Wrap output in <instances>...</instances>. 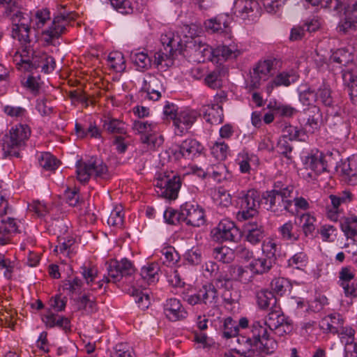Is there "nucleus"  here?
<instances>
[{"label":"nucleus","instance_id":"f257e3e1","mask_svg":"<svg viewBox=\"0 0 357 357\" xmlns=\"http://www.w3.org/2000/svg\"><path fill=\"white\" fill-rule=\"evenodd\" d=\"M82 275L88 284L94 290L101 289L103 282L118 284L130 283L134 278L136 269L132 263L126 258L120 261L111 259L108 262L107 275L102 280L94 283L98 277V268L95 266H84L82 267Z\"/></svg>","mask_w":357,"mask_h":357},{"label":"nucleus","instance_id":"f03ea898","mask_svg":"<svg viewBox=\"0 0 357 357\" xmlns=\"http://www.w3.org/2000/svg\"><path fill=\"white\" fill-rule=\"evenodd\" d=\"M31 135V130L27 124L17 123L12 126L1 139L3 155L20 157Z\"/></svg>","mask_w":357,"mask_h":357},{"label":"nucleus","instance_id":"7ed1b4c3","mask_svg":"<svg viewBox=\"0 0 357 357\" xmlns=\"http://www.w3.org/2000/svg\"><path fill=\"white\" fill-rule=\"evenodd\" d=\"M293 190L294 187L291 185L282 188L279 182L275 183L274 188L266 191L263 195L267 209L275 214L283 211L293 213L291 211Z\"/></svg>","mask_w":357,"mask_h":357},{"label":"nucleus","instance_id":"20e7f679","mask_svg":"<svg viewBox=\"0 0 357 357\" xmlns=\"http://www.w3.org/2000/svg\"><path fill=\"white\" fill-rule=\"evenodd\" d=\"M6 17H9L13 24L12 37L21 43H30L29 31L31 18L26 13H23L18 6H8L5 11Z\"/></svg>","mask_w":357,"mask_h":357},{"label":"nucleus","instance_id":"39448f33","mask_svg":"<svg viewBox=\"0 0 357 357\" xmlns=\"http://www.w3.org/2000/svg\"><path fill=\"white\" fill-rule=\"evenodd\" d=\"M107 165L102 161L91 158L89 161L79 160L76 163L77 180L86 183L91 176L105 178L107 175Z\"/></svg>","mask_w":357,"mask_h":357},{"label":"nucleus","instance_id":"423d86ee","mask_svg":"<svg viewBox=\"0 0 357 357\" xmlns=\"http://www.w3.org/2000/svg\"><path fill=\"white\" fill-rule=\"evenodd\" d=\"M75 14L60 15L54 17L51 25L41 33V40L46 45H53L66 31V27L71 20L75 18Z\"/></svg>","mask_w":357,"mask_h":357},{"label":"nucleus","instance_id":"0eeeda50","mask_svg":"<svg viewBox=\"0 0 357 357\" xmlns=\"http://www.w3.org/2000/svg\"><path fill=\"white\" fill-rule=\"evenodd\" d=\"M181 183L182 180L178 175H174L172 178L169 176H163L155 181L154 186L159 196L174 200L178 197Z\"/></svg>","mask_w":357,"mask_h":357},{"label":"nucleus","instance_id":"6e6552de","mask_svg":"<svg viewBox=\"0 0 357 357\" xmlns=\"http://www.w3.org/2000/svg\"><path fill=\"white\" fill-rule=\"evenodd\" d=\"M160 40L164 47V51L160 50L155 54V61L158 65H160L166 59H171L176 52L181 51L182 49L180 36L171 31L162 34Z\"/></svg>","mask_w":357,"mask_h":357},{"label":"nucleus","instance_id":"1a4fd4ad","mask_svg":"<svg viewBox=\"0 0 357 357\" xmlns=\"http://www.w3.org/2000/svg\"><path fill=\"white\" fill-rule=\"evenodd\" d=\"M183 299L190 305L204 304L208 307L214 308L218 302L217 289L212 284L204 285L197 293L194 294H185Z\"/></svg>","mask_w":357,"mask_h":357},{"label":"nucleus","instance_id":"9d476101","mask_svg":"<svg viewBox=\"0 0 357 357\" xmlns=\"http://www.w3.org/2000/svg\"><path fill=\"white\" fill-rule=\"evenodd\" d=\"M267 325L264 322L254 321L251 333L256 344L260 343V348L266 354H273L278 347V342L270 337Z\"/></svg>","mask_w":357,"mask_h":357},{"label":"nucleus","instance_id":"9b49d317","mask_svg":"<svg viewBox=\"0 0 357 357\" xmlns=\"http://www.w3.org/2000/svg\"><path fill=\"white\" fill-rule=\"evenodd\" d=\"M307 178L316 180L319 175L327 171L324 154L319 150L312 151L303 160Z\"/></svg>","mask_w":357,"mask_h":357},{"label":"nucleus","instance_id":"f8f14e48","mask_svg":"<svg viewBox=\"0 0 357 357\" xmlns=\"http://www.w3.org/2000/svg\"><path fill=\"white\" fill-rule=\"evenodd\" d=\"M274 62V60L268 59L257 63L250 75V81L248 84V88L250 90L259 89L262 82L266 81L269 78Z\"/></svg>","mask_w":357,"mask_h":357},{"label":"nucleus","instance_id":"ddd939ff","mask_svg":"<svg viewBox=\"0 0 357 357\" xmlns=\"http://www.w3.org/2000/svg\"><path fill=\"white\" fill-rule=\"evenodd\" d=\"M181 218L187 225L200 227L204 225L205 214L204 209L197 204L188 202L181 206Z\"/></svg>","mask_w":357,"mask_h":357},{"label":"nucleus","instance_id":"4468645a","mask_svg":"<svg viewBox=\"0 0 357 357\" xmlns=\"http://www.w3.org/2000/svg\"><path fill=\"white\" fill-rule=\"evenodd\" d=\"M199 116L197 110L188 108L177 112L173 119L176 133L183 135L187 132Z\"/></svg>","mask_w":357,"mask_h":357},{"label":"nucleus","instance_id":"2eb2a0df","mask_svg":"<svg viewBox=\"0 0 357 357\" xmlns=\"http://www.w3.org/2000/svg\"><path fill=\"white\" fill-rule=\"evenodd\" d=\"M213 239L218 242L233 241L238 234V229L234 222L223 219L211 230Z\"/></svg>","mask_w":357,"mask_h":357},{"label":"nucleus","instance_id":"dca6fc26","mask_svg":"<svg viewBox=\"0 0 357 357\" xmlns=\"http://www.w3.org/2000/svg\"><path fill=\"white\" fill-rule=\"evenodd\" d=\"M270 331H278L279 335H282V332L286 333L284 327L289 328L287 319L283 314L280 307L278 305L271 307V312L268 314L264 322Z\"/></svg>","mask_w":357,"mask_h":357},{"label":"nucleus","instance_id":"f3484780","mask_svg":"<svg viewBox=\"0 0 357 357\" xmlns=\"http://www.w3.org/2000/svg\"><path fill=\"white\" fill-rule=\"evenodd\" d=\"M304 112L306 116L305 131L310 134L318 132L323 125V115L319 107L313 105L304 109Z\"/></svg>","mask_w":357,"mask_h":357},{"label":"nucleus","instance_id":"a211bd4d","mask_svg":"<svg viewBox=\"0 0 357 357\" xmlns=\"http://www.w3.org/2000/svg\"><path fill=\"white\" fill-rule=\"evenodd\" d=\"M204 26L208 33H227L229 30V22L227 15H220L204 21Z\"/></svg>","mask_w":357,"mask_h":357},{"label":"nucleus","instance_id":"6ab92c4d","mask_svg":"<svg viewBox=\"0 0 357 357\" xmlns=\"http://www.w3.org/2000/svg\"><path fill=\"white\" fill-rule=\"evenodd\" d=\"M18 232V225L14 218L7 215L0 221V245H4L12 242L14 234Z\"/></svg>","mask_w":357,"mask_h":357},{"label":"nucleus","instance_id":"aec40b11","mask_svg":"<svg viewBox=\"0 0 357 357\" xmlns=\"http://www.w3.org/2000/svg\"><path fill=\"white\" fill-rule=\"evenodd\" d=\"M246 240L252 245L261 242L265 236L264 227L261 221H249L244 226Z\"/></svg>","mask_w":357,"mask_h":357},{"label":"nucleus","instance_id":"412c9836","mask_svg":"<svg viewBox=\"0 0 357 357\" xmlns=\"http://www.w3.org/2000/svg\"><path fill=\"white\" fill-rule=\"evenodd\" d=\"M298 79V76L293 70L282 71L269 82L266 86V91L270 94L275 87L289 86Z\"/></svg>","mask_w":357,"mask_h":357},{"label":"nucleus","instance_id":"4be33fe9","mask_svg":"<svg viewBox=\"0 0 357 357\" xmlns=\"http://www.w3.org/2000/svg\"><path fill=\"white\" fill-rule=\"evenodd\" d=\"M165 313L168 319L176 321L186 317L187 312L176 298L167 300L164 307Z\"/></svg>","mask_w":357,"mask_h":357},{"label":"nucleus","instance_id":"5701e85b","mask_svg":"<svg viewBox=\"0 0 357 357\" xmlns=\"http://www.w3.org/2000/svg\"><path fill=\"white\" fill-rule=\"evenodd\" d=\"M33 69L41 68L45 73L53 71L56 66L54 59L45 52H38L32 54Z\"/></svg>","mask_w":357,"mask_h":357},{"label":"nucleus","instance_id":"b1692460","mask_svg":"<svg viewBox=\"0 0 357 357\" xmlns=\"http://www.w3.org/2000/svg\"><path fill=\"white\" fill-rule=\"evenodd\" d=\"M280 238L289 243L297 241L301 235V231L296 222L289 220L278 228Z\"/></svg>","mask_w":357,"mask_h":357},{"label":"nucleus","instance_id":"393cba45","mask_svg":"<svg viewBox=\"0 0 357 357\" xmlns=\"http://www.w3.org/2000/svg\"><path fill=\"white\" fill-rule=\"evenodd\" d=\"M256 304L261 310H267L270 307L277 305V299L272 291L266 288L257 290L255 294Z\"/></svg>","mask_w":357,"mask_h":357},{"label":"nucleus","instance_id":"a878e982","mask_svg":"<svg viewBox=\"0 0 357 357\" xmlns=\"http://www.w3.org/2000/svg\"><path fill=\"white\" fill-rule=\"evenodd\" d=\"M354 55L344 48L337 50L331 56V63H334L342 69L349 67L351 69L354 67Z\"/></svg>","mask_w":357,"mask_h":357},{"label":"nucleus","instance_id":"bb28decb","mask_svg":"<svg viewBox=\"0 0 357 357\" xmlns=\"http://www.w3.org/2000/svg\"><path fill=\"white\" fill-rule=\"evenodd\" d=\"M202 145L195 139L184 140L179 147V153L185 158L192 160L195 156L200 154L203 150Z\"/></svg>","mask_w":357,"mask_h":357},{"label":"nucleus","instance_id":"cd10ccee","mask_svg":"<svg viewBox=\"0 0 357 357\" xmlns=\"http://www.w3.org/2000/svg\"><path fill=\"white\" fill-rule=\"evenodd\" d=\"M103 129L109 134L126 135L127 128L126 123L121 119L107 116L103 121Z\"/></svg>","mask_w":357,"mask_h":357},{"label":"nucleus","instance_id":"c85d7f7f","mask_svg":"<svg viewBox=\"0 0 357 357\" xmlns=\"http://www.w3.org/2000/svg\"><path fill=\"white\" fill-rule=\"evenodd\" d=\"M206 176H211L218 182H222L231 178V174L223 163H217L207 167L206 171L203 172V176L205 177Z\"/></svg>","mask_w":357,"mask_h":357},{"label":"nucleus","instance_id":"c756f323","mask_svg":"<svg viewBox=\"0 0 357 357\" xmlns=\"http://www.w3.org/2000/svg\"><path fill=\"white\" fill-rule=\"evenodd\" d=\"M241 54V51L234 43L229 45H219L213 49V56L215 57H221L224 60L235 59Z\"/></svg>","mask_w":357,"mask_h":357},{"label":"nucleus","instance_id":"7c9ffc66","mask_svg":"<svg viewBox=\"0 0 357 357\" xmlns=\"http://www.w3.org/2000/svg\"><path fill=\"white\" fill-rule=\"evenodd\" d=\"M342 325V319L340 318V315L337 314L326 316L319 323L320 328L324 333H331L333 334L339 332V328Z\"/></svg>","mask_w":357,"mask_h":357},{"label":"nucleus","instance_id":"2f4dec72","mask_svg":"<svg viewBox=\"0 0 357 357\" xmlns=\"http://www.w3.org/2000/svg\"><path fill=\"white\" fill-rule=\"evenodd\" d=\"M241 208H253L257 209L260 205V193L255 189H250L246 192H241Z\"/></svg>","mask_w":357,"mask_h":357},{"label":"nucleus","instance_id":"473e14b6","mask_svg":"<svg viewBox=\"0 0 357 357\" xmlns=\"http://www.w3.org/2000/svg\"><path fill=\"white\" fill-rule=\"evenodd\" d=\"M341 229L347 238H353L357 236V215L349 214L342 218Z\"/></svg>","mask_w":357,"mask_h":357},{"label":"nucleus","instance_id":"72a5a7b5","mask_svg":"<svg viewBox=\"0 0 357 357\" xmlns=\"http://www.w3.org/2000/svg\"><path fill=\"white\" fill-rule=\"evenodd\" d=\"M273 267V261L268 257H262L252 260L248 268L256 275H262L268 273Z\"/></svg>","mask_w":357,"mask_h":357},{"label":"nucleus","instance_id":"f704fd0d","mask_svg":"<svg viewBox=\"0 0 357 357\" xmlns=\"http://www.w3.org/2000/svg\"><path fill=\"white\" fill-rule=\"evenodd\" d=\"M355 275V268L351 266H343L339 271L338 284L343 288L344 294L350 289V282L354 279Z\"/></svg>","mask_w":357,"mask_h":357},{"label":"nucleus","instance_id":"c9c22d12","mask_svg":"<svg viewBox=\"0 0 357 357\" xmlns=\"http://www.w3.org/2000/svg\"><path fill=\"white\" fill-rule=\"evenodd\" d=\"M227 268L234 280L248 284L252 280V276L249 273L247 267L235 265L229 266Z\"/></svg>","mask_w":357,"mask_h":357},{"label":"nucleus","instance_id":"e433bc0d","mask_svg":"<svg viewBox=\"0 0 357 357\" xmlns=\"http://www.w3.org/2000/svg\"><path fill=\"white\" fill-rule=\"evenodd\" d=\"M75 130L77 136L82 139L87 137L98 139L102 137V132L96 123H90L89 127L86 129L80 123H76Z\"/></svg>","mask_w":357,"mask_h":357},{"label":"nucleus","instance_id":"4c0bfd02","mask_svg":"<svg viewBox=\"0 0 357 357\" xmlns=\"http://www.w3.org/2000/svg\"><path fill=\"white\" fill-rule=\"evenodd\" d=\"M59 244L56 246L54 252L57 254H63L68 257H71L73 254V245L75 243V239L73 236H68L66 238L59 236Z\"/></svg>","mask_w":357,"mask_h":357},{"label":"nucleus","instance_id":"58836bf2","mask_svg":"<svg viewBox=\"0 0 357 357\" xmlns=\"http://www.w3.org/2000/svg\"><path fill=\"white\" fill-rule=\"evenodd\" d=\"M158 128V124L153 122L135 121L132 124V130L136 134L140 135L141 141L143 137L150 135L152 132L157 131Z\"/></svg>","mask_w":357,"mask_h":357},{"label":"nucleus","instance_id":"ea45409f","mask_svg":"<svg viewBox=\"0 0 357 357\" xmlns=\"http://www.w3.org/2000/svg\"><path fill=\"white\" fill-rule=\"evenodd\" d=\"M195 51V56L198 61H204L205 59H210L213 55V49L210 48L208 45L201 41L195 40L192 44V47L190 46Z\"/></svg>","mask_w":357,"mask_h":357},{"label":"nucleus","instance_id":"a19ab883","mask_svg":"<svg viewBox=\"0 0 357 357\" xmlns=\"http://www.w3.org/2000/svg\"><path fill=\"white\" fill-rule=\"evenodd\" d=\"M108 66L116 72H123L126 69V60L123 54L119 51H114L109 54L107 58Z\"/></svg>","mask_w":357,"mask_h":357},{"label":"nucleus","instance_id":"79ce46f5","mask_svg":"<svg viewBox=\"0 0 357 357\" xmlns=\"http://www.w3.org/2000/svg\"><path fill=\"white\" fill-rule=\"evenodd\" d=\"M331 89L329 85L323 84L317 90L316 93L317 101L321 103L325 107H332L333 105V98L331 95Z\"/></svg>","mask_w":357,"mask_h":357},{"label":"nucleus","instance_id":"37998d69","mask_svg":"<svg viewBox=\"0 0 357 357\" xmlns=\"http://www.w3.org/2000/svg\"><path fill=\"white\" fill-rule=\"evenodd\" d=\"M130 59L139 70H143L151 66V59L144 51H132L130 54Z\"/></svg>","mask_w":357,"mask_h":357},{"label":"nucleus","instance_id":"c03bdc74","mask_svg":"<svg viewBox=\"0 0 357 357\" xmlns=\"http://www.w3.org/2000/svg\"><path fill=\"white\" fill-rule=\"evenodd\" d=\"M213 257L223 263L231 262L235 257L234 251L227 246L216 247L213 250Z\"/></svg>","mask_w":357,"mask_h":357},{"label":"nucleus","instance_id":"a18cd8bd","mask_svg":"<svg viewBox=\"0 0 357 357\" xmlns=\"http://www.w3.org/2000/svg\"><path fill=\"white\" fill-rule=\"evenodd\" d=\"M159 271L160 268L158 264L151 263L142 268L140 275L149 284L154 283L158 280Z\"/></svg>","mask_w":357,"mask_h":357},{"label":"nucleus","instance_id":"49530a36","mask_svg":"<svg viewBox=\"0 0 357 357\" xmlns=\"http://www.w3.org/2000/svg\"><path fill=\"white\" fill-rule=\"evenodd\" d=\"M211 153L217 160H225L229 155V147L225 142L217 141L211 147Z\"/></svg>","mask_w":357,"mask_h":357},{"label":"nucleus","instance_id":"de8ad7c7","mask_svg":"<svg viewBox=\"0 0 357 357\" xmlns=\"http://www.w3.org/2000/svg\"><path fill=\"white\" fill-rule=\"evenodd\" d=\"M130 294L140 309L144 310L149 307L150 305V297L147 293H144L132 285L131 289H130Z\"/></svg>","mask_w":357,"mask_h":357},{"label":"nucleus","instance_id":"09e8293b","mask_svg":"<svg viewBox=\"0 0 357 357\" xmlns=\"http://www.w3.org/2000/svg\"><path fill=\"white\" fill-rule=\"evenodd\" d=\"M31 23L34 29H42L47 22L50 20V13L49 10L45 8L38 10L33 17H30Z\"/></svg>","mask_w":357,"mask_h":357},{"label":"nucleus","instance_id":"8fccbe9b","mask_svg":"<svg viewBox=\"0 0 357 357\" xmlns=\"http://www.w3.org/2000/svg\"><path fill=\"white\" fill-rule=\"evenodd\" d=\"M40 165L46 170H54L59 165V161L50 153H42L38 158Z\"/></svg>","mask_w":357,"mask_h":357},{"label":"nucleus","instance_id":"3c124183","mask_svg":"<svg viewBox=\"0 0 357 357\" xmlns=\"http://www.w3.org/2000/svg\"><path fill=\"white\" fill-rule=\"evenodd\" d=\"M142 143L146 144L149 149L154 150L160 147L164 142L163 137L157 131L152 132L150 135L143 137Z\"/></svg>","mask_w":357,"mask_h":357},{"label":"nucleus","instance_id":"603ef678","mask_svg":"<svg viewBox=\"0 0 357 357\" xmlns=\"http://www.w3.org/2000/svg\"><path fill=\"white\" fill-rule=\"evenodd\" d=\"M307 255L303 252L295 254L288 260V266L289 267L299 270H303L307 266Z\"/></svg>","mask_w":357,"mask_h":357},{"label":"nucleus","instance_id":"864d4df0","mask_svg":"<svg viewBox=\"0 0 357 357\" xmlns=\"http://www.w3.org/2000/svg\"><path fill=\"white\" fill-rule=\"evenodd\" d=\"M36 109L42 116H50L54 112V105L51 99L43 97L37 100Z\"/></svg>","mask_w":357,"mask_h":357},{"label":"nucleus","instance_id":"5fc2aeb1","mask_svg":"<svg viewBox=\"0 0 357 357\" xmlns=\"http://www.w3.org/2000/svg\"><path fill=\"white\" fill-rule=\"evenodd\" d=\"M302 229L305 236L312 235L315 231L316 218L309 213H304L301 216Z\"/></svg>","mask_w":357,"mask_h":357},{"label":"nucleus","instance_id":"6e6d98bb","mask_svg":"<svg viewBox=\"0 0 357 357\" xmlns=\"http://www.w3.org/2000/svg\"><path fill=\"white\" fill-rule=\"evenodd\" d=\"M271 287L273 293L283 296L290 287V282L284 278H277L271 281Z\"/></svg>","mask_w":357,"mask_h":357},{"label":"nucleus","instance_id":"4d7b16f0","mask_svg":"<svg viewBox=\"0 0 357 357\" xmlns=\"http://www.w3.org/2000/svg\"><path fill=\"white\" fill-rule=\"evenodd\" d=\"M226 266H222L215 275V282L218 287L227 288L228 284L233 280Z\"/></svg>","mask_w":357,"mask_h":357},{"label":"nucleus","instance_id":"13d9d810","mask_svg":"<svg viewBox=\"0 0 357 357\" xmlns=\"http://www.w3.org/2000/svg\"><path fill=\"white\" fill-rule=\"evenodd\" d=\"M342 173L349 177L357 175V155H353L342 166Z\"/></svg>","mask_w":357,"mask_h":357},{"label":"nucleus","instance_id":"bf43d9fd","mask_svg":"<svg viewBox=\"0 0 357 357\" xmlns=\"http://www.w3.org/2000/svg\"><path fill=\"white\" fill-rule=\"evenodd\" d=\"M329 199L332 208H330L328 206L326 208V215L331 220L337 221L339 218V213H340L339 208L341 206V203L335 195H331Z\"/></svg>","mask_w":357,"mask_h":357},{"label":"nucleus","instance_id":"052dcab7","mask_svg":"<svg viewBox=\"0 0 357 357\" xmlns=\"http://www.w3.org/2000/svg\"><path fill=\"white\" fill-rule=\"evenodd\" d=\"M318 232L324 241L333 242L336 237L337 229L333 225H324L320 227Z\"/></svg>","mask_w":357,"mask_h":357},{"label":"nucleus","instance_id":"680f3d73","mask_svg":"<svg viewBox=\"0 0 357 357\" xmlns=\"http://www.w3.org/2000/svg\"><path fill=\"white\" fill-rule=\"evenodd\" d=\"M205 84L213 89H218L222 84L220 79V71L219 69H215L209 73L204 78Z\"/></svg>","mask_w":357,"mask_h":357},{"label":"nucleus","instance_id":"e2e57ef3","mask_svg":"<svg viewBox=\"0 0 357 357\" xmlns=\"http://www.w3.org/2000/svg\"><path fill=\"white\" fill-rule=\"evenodd\" d=\"M222 333L223 336L227 339L235 337L238 335V326L231 317H227L225 319Z\"/></svg>","mask_w":357,"mask_h":357},{"label":"nucleus","instance_id":"0e129e2a","mask_svg":"<svg viewBox=\"0 0 357 357\" xmlns=\"http://www.w3.org/2000/svg\"><path fill=\"white\" fill-rule=\"evenodd\" d=\"M278 250L279 246L273 238H267L262 243L263 252L270 258L275 257Z\"/></svg>","mask_w":357,"mask_h":357},{"label":"nucleus","instance_id":"69168bd1","mask_svg":"<svg viewBox=\"0 0 357 357\" xmlns=\"http://www.w3.org/2000/svg\"><path fill=\"white\" fill-rule=\"evenodd\" d=\"M162 254L164 256L163 263L167 266L174 265L179 259L178 253L173 248H165L162 250Z\"/></svg>","mask_w":357,"mask_h":357},{"label":"nucleus","instance_id":"338daca9","mask_svg":"<svg viewBox=\"0 0 357 357\" xmlns=\"http://www.w3.org/2000/svg\"><path fill=\"white\" fill-rule=\"evenodd\" d=\"M299 100L304 106L309 107L314 105V102H317L315 92L310 89L300 93Z\"/></svg>","mask_w":357,"mask_h":357},{"label":"nucleus","instance_id":"774afa93","mask_svg":"<svg viewBox=\"0 0 357 357\" xmlns=\"http://www.w3.org/2000/svg\"><path fill=\"white\" fill-rule=\"evenodd\" d=\"M123 219L124 213L122 210L116 208L111 212L107 222L109 225L114 227H121L123 225Z\"/></svg>","mask_w":357,"mask_h":357}]
</instances>
